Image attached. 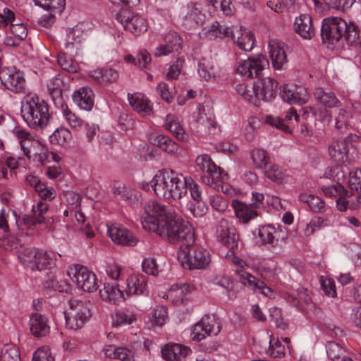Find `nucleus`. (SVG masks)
Masks as SVG:
<instances>
[{
	"label": "nucleus",
	"instance_id": "obj_1",
	"mask_svg": "<svg viewBox=\"0 0 361 361\" xmlns=\"http://www.w3.org/2000/svg\"><path fill=\"white\" fill-rule=\"evenodd\" d=\"M140 222L144 230L153 232L171 243L184 241L190 245L195 241V232L188 221H179L176 212L157 201L147 202Z\"/></svg>",
	"mask_w": 361,
	"mask_h": 361
},
{
	"label": "nucleus",
	"instance_id": "obj_2",
	"mask_svg": "<svg viewBox=\"0 0 361 361\" xmlns=\"http://www.w3.org/2000/svg\"><path fill=\"white\" fill-rule=\"evenodd\" d=\"M185 176L173 170L158 171L150 181L154 194L165 200H179L186 195Z\"/></svg>",
	"mask_w": 361,
	"mask_h": 361
},
{
	"label": "nucleus",
	"instance_id": "obj_3",
	"mask_svg": "<svg viewBox=\"0 0 361 361\" xmlns=\"http://www.w3.org/2000/svg\"><path fill=\"white\" fill-rule=\"evenodd\" d=\"M322 35L324 39L334 44L341 38H344L348 45L359 47L361 49V40L357 26L351 22L338 17L324 18L322 25Z\"/></svg>",
	"mask_w": 361,
	"mask_h": 361
},
{
	"label": "nucleus",
	"instance_id": "obj_4",
	"mask_svg": "<svg viewBox=\"0 0 361 361\" xmlns=\"http://www.w3.org/2000/svg\"><path fill=\"white\" fill-rule=\"evenodd\" d=\"M20 113L25 123L36 130L44 129L51 121L48 104L34 93L23 97Z\"/></svg>",
	"mask_w": 361,
	"mask_h": 361
},
{
	"label": "nucleus",
	"instance_id": "obj_5",
	"mask_svg": "<svg viewBox=\"0 0 361 361\" xmlns=\"http://www.w3.org/2000/svg\"><path fill=\"white\" fill-rule=\"evenodd\" d=\"M20 149L26 157L35 162L45 164L49 162V152L47 147L35 139L27 130L16 128L13 131Z\"/></svg>",
	"mask_w": 361,
	"mask_h": 361
},
{
	"label": "nucleus",
	"instance_id": "obj_6",
	"mask_svg": "<svg viewBox=\"0 0 361 361\" xmlns=\"http://www.w3.org/2000/svg\"><path fill=\"white\" fill-rule=\"evenodd\" d=\"M178 259L181 266L188 269H202L211 262L209 251L199 245H182Z\"/></svg>",
	"mask_w": 361,
	"mask_h": 361
},
{
	"label": "nucleus",
	"instance_id": "obj_7",
	"mask_svg": "<svg viewBox=\"0 0 361 361\" xmlns=\"http://www.w3.org/2000/svg\"><path fill=\"white\" fill-rule=\"evenodd\" d=\"M18 258L25 267L41 271L54 267L56 255L52 252L32 247L24 249L19 253Z\"/></svg>",
	"mask_w": 361,
	"mask_h": 361
},
{
	"label": "nucleus",
	"instance_id": "obj_8",
	"mask_svg": "<svg viewBox=\"0 0 361 361\" xmlns=\"http://www.w3.org/2000/svg\"><path fill=\"white\" fill-rule=\"evenodd\" d=\"M90 305L89 301L71 300L70 308L65 312L66 327L72 330L82 328L92 316Z\"/></svg>",
	"mask_w": 361,
	"mask_h": 361
},
{
	"label": "nucleus",
	"instance_id": "obj_9",
	"mask_svg": "<svg viewBox=\"0 0 361 361\" xmlns=\"http://www.w3.org/2000/svg\"><path fill=\"white\" fill-rule=\"evenodd\" d=\"M67 275L78 288L85 292L94 293L99 288L96 275L86 267L71 264L67 269Z\"/></svg>",
	"mask_w": 361,
	"mask_h": 361
},
{
	"label": "nucleus",
	"instance_id": "obj_10",
	"mask_svg": "<svg viewBox=\"0 0 361 361\" xmlns=\"http://www.w3.org/2000/svg\"><path fill=\"white\" fill-rule=\"evenodd\" d=\"M269 66V61L263 54L240 59L237 62L235 71L245 78L259 77L262 71Z\"/></svg>",
	"mask_w": 361,
	"mask_h": 361
},
{
	"label": "nucleus",
	"instance_id": "obj_11",
	"mask_svg": "<svg viewBox=\"0 0 361 361\" xmlns=\"http://www.w3.org/2000/svg\"><path fill=\"white\" fill-rule=\"evenodd\" d=\"M116 20L122 24L126 30L139 36L147 30L146 19L140 14L129 9H121L116 14Z\"/></svg>",
	"mask_w": 361,
	"mask_h": 361
},
{
	"label": "nucleus",
	"instance_id": "obj_12",
	"mask_svg": "<svg viewBox=\"0 0 361 361\" xmlns=\"http://www.w3.org/2000/svg\"><path fill=\"white\" fill-rule=\"evenodd\" d=\"M197 167L207 175L202 176V180L207 185H213L215 180L226 179L227 173L217 166L208 154L199 155L195 160Z\"/></svg>",
	"mask_w": 361,
	"mask_h": 361
},
{
	"label": "nucleus",
	"instance_id": "obj_13",
	"mask_svg": "<svg viewBox=\"0 0 361 361\" xmlns=\"http://www.w3.org/2000/svg\"><path fill=\"white\" fill-rule=\"evenodd\" d=\"M87 30L84 23H78L70 30L66 39L65 48L71 55H82V44L87 37Z\"/></svg>",
	"mask_w": 361,
	"mask_h": 361
},
{
	"label": "nucleus",
	"instance_id": "obj_14",
	"mask_svg": "<svg viewBox=\"0 0 361 361\" xmlns=\"http://www.w3.org/2000/svg\"><path fill=\"white\" fill-rule=\"evenodd\" d=\"M107 235L118 245L133 247L138 243L137 238L128 229L119 224L107 226Z\"/></svg>",
	"mask_w": 361,
	"mask_h": 361
},
{
	"label": "nucleus",
	"instance_id": "obj_15",
	"mask_svg": "<svg viewBox=\"0 0 361 361\" xmlns=\"http://www.w3.org/2000/svg\"><path fill=\"white\" fill-rule=\"evenodd\" d=\"M353 143L349 137L333 140L329 145L328 154L334 161L344 164L348 161Z\"/></svg>",
	"mask_w": 361,
	"mask_h": 361
},
{
	"label": "nucleus",
	"instance_id": "obj_16",
	"mask_svg": "<svg viewBox=\"0 0 361 361\" xmlns=\"http://www.w3.org/2000/svg\"><path fill=\"white\" fill-rule=\"evenodd\" d=\"M278 84L270 77L258 79L253 84L252 92L258 100V106L261 101L267 102L276 96Z\"/></svg>",
	"mask_w": 361,
	"mask_h": 361
},
{
	"label": "nucleus",
	"instance_id": "obj_17",
	"mask_svg": "<svg viewBox=\"0 0 361 361\" xmlns=\"http://www.w3.org/2000/svg\"><path fill=\"white\" fill-rule=\"evenodd\" d=\"M269 54L273 67L276 70L286 68L288 63L287 45L277 39H271L268 44Z\"/></svg>",
	"mask_w": 361,
	"mask_h": 361
},
{
	"label": "nucleus",
	"instance_id": "obj_18",
	"mask_svg": "<svg viewBox=\"0 0 361 361\" xmlns=\"http://www.w3.org/2000/svg\"><path fill=\"white\" fill-rule=\"evenodd\" d=\"M324 176L328 178L337 181L336 184L322 186V190L326 196L334 197L338 199L339 196L348 195V191L338 183L341 179L344 178V173L341 170L337 167L327 168Z\"/></svg>",
	"mask_w": 361,
	"mask_h": 361
},
{
	"label": "nucleus",
	"instance_id": "obj_19",
	"mask_svg": "<svg viewBox=\"0 0 361 361\" xmlns=\"http://www.w3.org/2000/svg\"><path fill=\"white\" fill-rule=\"evenodd\" d=\"M235 273L238 275L240 281L244 286L247 287L257 293H261L266 297H274V290L266 286L264 282L256 279L251 274L243 269H236Z\"/></svg>",
	"mask_w": 361,
	"mask_h": 361
},
{
	"label": "nucleus",
	"instance_id": "obj_20",
	"mask_svg": "<svg viewBox=\"0 0 361 361\" xmlns=\"http://www.w3.org/2000/svg\"><path fill=\"white\" fill-rule=\"evenodd\" d=\"M47 209V204L42 201H39L36 204L32 206V216L24 215L22 219H20L16 211L13 210L12 214L15 218L16 226L20 228L23 224L30 227L37 224L42 223L44 219V214Z\"/></svg>",
	"mask_w": 361,
	"mask_h": 361
},
{
	"label": "nucleus",
	"instance_id": "obj_21",
	"mask_svg": "<svg viewBox=\"0 0 361 361\" xmlns=\"http://www.w3.org/2000/svg\"><path fill=\"white\" fill-rule=\"evenodd\" d=\"M0 80L5 88L13 92H21L25 84L21 72L8 68H4L0 71Z\"/></svg>",
	"mask_w": 361,
	"mask_h": 361
},
{
	"label": "nucleus",
	"instance_id": "obj_22",
	"mask_svg": "<svg viewBox=\"0 0 361 361\" xmlns=\"http://www.w3.org/2000/svg\"><path fill=\"white\" fill-rule=\"evenodd\" d=\"M194 287L188 283H176L172 285L169 290L164 293L162 298L170 300L173 304L179 305L188 300Z\"/></svg>",
	"mask_w": 361,
	"mask_h": 361
},
{
	"label": "nucleus",
	"instance_id": "obj_23",
	"mask_svg": "<svg viewBox=\"0 0 361 361\" xmlns=\"http://www.w3.org/2000/svg\"><path fill=\"white\" fill-rule=\"evenodd\" d=\"M281 97L289 104L302 105L305 104L310 97L307 89L304 87L284 85L281 89Z\"/></svg>",
	"mask_w": 361,
	"mask_h": 361
},
{
	"label": "nucleus",
	"instance_id": "obj_24",
	"mask_svg": "<svg viewBox=\"0 0 361 361\" xmlns=\"http://www.w3.org/2000/svg\"><path fill=\"white\" fill-rule=\"evenodd\" d=\"M99 297L105 302L118 305L127 300L125 291L116 283H104L99 290Z\"/></svg>",
	"mask_w": 361,
	"mask_h": 361
},
{
	"label": "nucleus",
	"instance_id": "obj_25",
	"mask_svg": "<svg viewBox=\"0 0 361 361\" xmlns=\"http://www.w3.org/2000/svg\"><path fill=\"white\" fill-rule=\"evenodd\" d=\"M299 118L300 116L297 114L296 111L290 108L287 111L284 120H281L276 116L267 115L265 116L264 121L267 124L274 126L277 129L285 132H290L291 128L298 123Z\"/></svg>",
	"mask_w": 361,
	"mask_h": 361
},
{
	"label": "nucleus",
	"instance_id": "obj_26",
	"mask_svg": "<svg viewBox=\"0 0 361 361\" xmlns=\"http://www.w3.org/2000/svg\"><path fill=\"white\" fill-rule=\"evenodd\" d=\"M230 33L233 42L239 49L249 51H251L255 43V37L252 32L245 27H232Z\"/></svg>",
	"mask_w": 361,
	"mask_h": 361
},
{
	"label": "nucleus",
	"instance_id": "obj_27",
	"mask_svg": "<svg viewBox=\"0 0 361 361\" xmlns=\"http://www.w3.org/2000/svg\"><path fill=\"white\" fill-rule=\"evenodd\" d=\"M147 293V279L142 274L135 273L126 279L125 293L128 298L132 295H143Z\"/></svg>",
	"mask_w": 361,
	"mask_h": 361
},
{
	"label": "nucleus",
	"instance_id": "obj_28",
	"mask_svg": "<svg viewBox=\"0 0 361 361\" xmlns=\"http://www.w3.org/2000/svg\"><path fill=\"white\" fill-rule=\"evenodd\" d=\"M87 75L94 82L101 85H109L115 82L119 78L118 72L110 67L93 69L87 72Z\"/></svg>",
	"mask_w": 361,
	"mask_h": 361
},
{
	"label": "nucleus",
	"instance_id": "obj_29",
	"mask_svg": "<svg viewBox=\"0 0 361 361\" xmlns=\"http://www.w3.org/2000/svg\"><path fill=\"white\" fill-rule=\"evenodd\" d=\"M128 100L130 106L142 116H149L153 113L152 103L142 93H128Z\"/></svg>",
	"mask_w": 361,
	"mask_h": 361
},
{
	"label": "nucleus",
	"instance_id": "obj_30",
	"mask_svg": "<svg viewBox=\"0 0 361 361\" xmlns=\"http://www.w3.org/2000/svg\"><path fill=\"white\" fill-rule=\"evenodd\" d=\"M197 74L201 80L209 81L219 76L216 62L211 56H204L198 62Z\"/></svg>",
	"mask_w": 361,
	"mask_h": 361
},
{
	"label": "nucleus",
	"instance_id": "obj_31",
	"mask_svg": "<svg viewBox=\"0 0 361 361\" xmlns=\"http://www.w3.org/2000/svg\"><path fill=\"white\" fill-rule=\"evenodd\" d=\"M194 114L197 133L202 136L214 133L213 129L216 128L215 123L211 117L207 116L203 107L199 105Z\"/></svg>",
	"mask_w": 361,
	"mask_h": 361
},
{
	"label": "nucleus",
	"instance_id": "obj_32",
	"mask_svg": "<svg viewBox=\"0 0 361 361\" xmlns=\"http://www.w3.org/2000/svg\"><path fill=\"white\" fill-rule=\"evenodd\" d=\"M164 128L178 140L187 141L189 138L188 134L185 132L178 118L175 114H168L165 116Z\"/></svg>",
	"mask_w": 361,
	"mask_h": 361
},
{
	"label": "nucleus",
	"instance_id": "obj_33",
	"mask_svg": "<svg viewBox=\"0 0 361 361\" xmlns=\"http://www.w3.org/2000/svg\"><path fill=\"white\" fill-rule=\"evenodd\" d=\"M191 353L189 347L178 343H169L161 349V355L166 361H180Z\"/></svg>",
	"mask_w": 361,
	"mask_h": 361
},
{
	"label": "nucleus",
	"instance_id": "obj_34",
	"mask_svg": "<svg viewBox=\"0 0 361 361\" xmlns=\"http://www.w3.org/2000/svg\"><path fill=\"white\" fill-rule=\"evenodd\" d=\"M31 334L35 337H44L49 334L50 326L46 316L39 313H33L30 318Z\"/></svg>",
	"mask_w": 361,
	"mask_h": 361
},
{
	"label": "nucleus",
	"instance_id": "obj_35",
	"mask_svg": "<svg viewBox=\"0 0 361 361\" xmlns=\"http://www.w3.org/2000/svg\"><path fill=\"white\" fill-rule=\"evenodd\" d=\"M294 28L295 32L305 39H310L314 35V28L310 15L302 14L295 18Z\"/></svg>",
	"mask_w": 361,
	"mask_h": 361
},
{
	"label": "nucleus",
	"instance_id": "obj_36",
	"mask_svg": "<svg viewBox=\"0 0 361 361\" xmlns=\"http://www.w3.org/2000/svg\"><path fill=\"white\" fill-rule=\"evenodd\" d=\"M94 93L91 88L82 87L73 94V102L80 109L90 111L94 106Z\"/></svg>",
	"mask_w": 361,
	"mask_h": 361
},
{
	"label": "nucleus",
	"instance_id": "obj_37",
	"mask_svg": "<svg viewBox=\"0 0 361 361\" xmlns=\"http://www.w3.org/2000/svg\"><path fill=\"white\" fill-rule=\"evenodd\" d=\"M149 141L153 145L157 146L161 150L173 155L177 154L178 145L169 137L163 134H151Z\"/></svg>",
	"mask_w": 361,
	"mask_h": 361
},
{
	"label": "nucleus",
	"instance_id": "obj_38",
	"mask_svg": "<svg viewBox=\"0 0 361 361\" xmlns=\"http://www.w3.org/2000/svg\"><path fill=\"white\" fill-rule=\"evenodd\" d=\"M27 29L23 23H11L9 27V33L4 40L7 46L16 47L26 38Z\"/></svg>",
	"mask_w": 361,
	"mask_h": 361
},
{
	"label": "nucleus",
	"instance_id": "obj_39",
	"mask_svg": "<svg viewBox=\"0 0 361 361\" xmlns=\"http://www.w3.org/2000/svg\"><path fill=\"white\" fill-rule=\"evenodd\" d=\"M264 173L269 180L279 185L288 183L290 180V176L286 171L276 164H269L264 169Z\"/></svg>",
	"mask_w": 361,
	"mask_h": 361
},
{
	"label": "nucleus",
	"instance_id": "obj_40",
	"mask_svg": "<svg viewBox=\"0 0 361 361\" xmlns=\"http://www.w3.org/2000/svg\"><path fill=\"white\" fill-rule=\"evenodd\" d=\"M232 32L231 27H222L219 22L215 21L211 25L204 27L200 32V35L202 38L214 39L216 38H221L223 37L230 36Z\"/></svg>",
	"mask_w": 361,
	"mask_h": 361
},
{
	"label": "nucleus",
	"instance_id": "obj_41",
	"mask_svg": "<svg viewBox=\"0 0 361 361\" xmlns=\"http://www.w3.org/2000/svg\"><path fill=\"white\" fill-rule=\"evenodd\" d=\"M216 233L219 240L230 250L238 246V235L233 227H224L220 225Z\"/></svg>",
	"mask_w": 361,
	"mask_h": 361
},
{
	"label": "nucleus",
	"instance_id": "obj_42",
	"mask_svg": "<svg viewBox=\"0 0 361 361\" xmlns=\"http://www.w3.org/2000/svg\"><path fill=\"white\" fill-rule=\"evenodd\" d=\"M231 206L237 218L243 223L248 222L257 215V212L251 204L247 205L240 201L233 200Z\"/></svg>",
	"mask_w": 361,
	"mask_h": 361
},
{
	"label": "nucleus",
	"instance_id": "obj_43",
	"mask_svg": "<svg viewBox=\"0 0 361 361\" xmlns=\"http://www.w3.org/2000/svg\"><path fill=\"white\" fill-rule=\"evenodd\" d=\"M267 336L269 337L267 354L274 358L283 357L286 353V348H289L290 339L284 338L280 340L278 338L270 336L268 332H267Z\"/></svg>",
	"mask_w": 361,
	"mask_h": 361
},
{
	"label": "nucleus",
	"instance_id": "obj_44",
	"mask_svg": "<svg viewBox=\"0 0 361 361\" xmlns=\"http://www.w3.org/2000/svg\"><path fill=\"white\" fill-rule=\"evenodd\" d=\"M111 318L112 326L121 327L135 323L137 320V315L133 310L124 309L116 311L112 314Z\"/></svg>",
	"mask_w": 361,
	"mask_h": 361
},
{
	"label": "nucleus",
	"instance_id": "obj_45",
	"mask_svg": "<svg viewBox=\"0 0 361 361\" xmlns=\"http://www.w3.org/2000/svg\"><path fill=\"white\" fill-rule=\"evenodd\" d=\"M314 97L318 104L328 109L336 107L340 103L338 99L333 92L325 91L322 87L315 89Z\"/></svg>",
	"mask_w": 361,
	"mask_h": 361
},
{
	"label": "nucleus",
	"instance_id": "obj_46",
	"mask_svg": "<svg viewBox=\"0 0 361 361\" xmlns=\"http://www.w3.org/2000/svg\"><path fill=\"white\" fill-rule=\"evenodd\" d=\"M276 230L271 225L259 226L257 230V243L259 245H270L271 247H276L278 240L276 239Z\"/></svg>",
	"mask_w": 361,
	"mask_h": 361
},
{
	"label": "nucleus",
	"instance_id": "obj_47",
	"mask_svg": "<svg viewBox=\"0 0 361 361\" xmlns=\"http://www.w3.org/2000/svg\"><path fill=\"white\" fill-rule=\"evenodd\" d=\"M103 351L106 357L118 359L119 361H133V353L125 348L116 347L114 345H106Z\"/></svg>",
	"mask_w": 361,
	"mask_h": 361
},
{
	"label": "nucleus",
	"instance_id": "obj_48",
	"mask_svg": "<svg viewBox=\"0 0 361 361\" xmlns=\"http://www.w3.org/2000/svg\"><path fill=\"white\" fill-rule=\"evenodd\" d=\"M298 197L299 200L307 204L310 209L313 212L322 213L326 210L325 202L319 196L307 192H301Z\"/></svg>",
	"mask_w": 361,
	"mask_h": 361
},
{
	"label": "nucleus",
	"instance_id": "obj_49",
	"mask_svg": "<svg viewBox=\"0 0 361 361\" xmlns=\"http://www.w3.org/2000/svg\"><path fill=\"white\" fill-rule=\"evenodd\" d=\"M212 283L223 288L228 299L235 298L236 293L233 290V281L231 276L225 273L218 274L213 277Z\"/></svg>",
	"mask_w": 361,
	"mask_h": 361
},
{
	"label": "nucleus",
	"instance_id": "obj_50",
	"mask_svg": "<svg viewBox=\"0 0 361 361\" xmlns=\"http://www.w3.org/2000/svg\"><path fill=\"white\" fill-rule=\"evenodd\" d=\"M72 139L71 131L66 127L56 128L49 137V142L51 144L61 147L68 146Z\"/></svg>",
	"mask_w": 361,
	"mask_h": 361
},
{
	"label": "nucleus",
	"instance_id": "obj_51",
	"mask_svg": "<svg viewBox=\"0 0 361 361\" xmlns=\"http://www.w3.org/2000/svg\"><path fill=\"white\" fill-rule=\"evenodd\" d=\"M113 192L120 200L126 201L129 204H134L138 201L139 192L131 187L119 185L114 188Z\"/></svg>",
	"mask_w": 361,
	"mask_h": 361
},
{
	"label": "nucleus",
	"instance_id": "obj_52",
	"mask_svg": "<svg viewBox=\"0 0 361 361\" xmlns=\"http://www.w3.org/2000/svg\"><path fill=\"white\" fill-rule=\"evenodd\" d=\"M61 112L65 123L72 129L79 130L83 126V120L66 105L61 106Z\"/></svg>",
	"mask_w": 361,
	"mask_h": 361
},
{
	"label": "nucleus",
	"instance_id": "obj_53",
	"mask_svg": "<svg viewBox=\"0 0 361 361\" xmlns=\"http://www.w3.org/2000/svg\"><path fill=\"white\" fill-rule=\"evenodd\" d=\"M250 159L255 168L265 169L269 163V156L266 150L261 148H255L250 152Z\"/></svg>",
	"mask_w": 361,
	"mask_h": 361
},
{
	"label": "nucleus",
	"instance_id": "obj_54",
	"mask_svg": "<svg viewBox=\"0 0 361 361\" xmlns=\"http://www.w3.org/2000/svg\"><path fill=\"white\" fill-rule=\"evenodd\" d=\"M348 185L351 190L357 192L355 198L361 204V169L353 170L349 173Z\"/></svg>",
	"mask_w": 361,
	"mask_h": 361
},
{
	"label": "nucleus",
	"instance_id": "obj_55",
	"mask_svg": "<svg viewBox=\"0 0 361 361\" xmlns=\"http://www.w3.org/2000/svg\"><path fill=\"white\" fill-rule=\"evenodd\" d=\"M187 10L188 11L185 16V22L186 24L189 25H197L203 22L205 16L196 5L192 4L188 6Z\"/></svg>",
	"mask_w": 361,
	"mask_h": 361
},
{
	"label": "nucleus",
	"instance_id": "obj_56",
	"mask_svg": "<svg viewBox=\"0 0 361 361\" xmlns=\"http://www.w3.org/2000/svg\"><path fill=\"white\" fill-rule=\"evenodd\" d=\"M35 4L44 10H51L55 13H61L66 6V0H33Z\"/></svg>",
	"mask_w": 361,
	"mask_h": 361
},
{
	"label": "nucleus",
	"instance_id": "obj_57",
	"mask_svg": "<svg viewBox=\"0 0 361 361\" xmlns=\"http://www.w3.org/2000/svg\"><path fill=\"white\" fill-rule=\"evenodd\" d=\"M66 88V84L59 75L54 77L47 82L48 92L54 99L60 97Z\"/></svg>",
	"mask_w": 361,
	"mask_h": 361
},
{
	"label": "nucleus",
	"instance_id": "obj_58",
	"mask_svg": "<svg viewBox=\"0 0 361 361\" xmlns=\"http://www.w3.org/2000/svg\"><path fill=\"white\" fill-rule=\"evenodd\" d=\"M0 361H21L19 348L13 344H6L0 351Z\"/></svg>",
	"mask_w": 361,
	"mask_h": 361
},
{
	"label": "nucleus",
	"instance_id": "obj_59",
	"mask_svg": "<svg viewBox=\"0 0 361 361\" xmlns=\"http://www.w3.org/2000/svg\"><path fill=\"white\" fill-rule=\"evenodd\" d=\"M208 336H216L221 330L218 319L214 315H205L200 320Z\"/></svg>",
	"mask_w": 361,
	"mask_h": 361
},
{
	"label": "nucleus",
	"instance_id": "obj_60",
	"mask_svg": "<svg viewBox=\"0 0 361 361\" xmlns=\"http://www.w3.org/2000/svg\"><path fill=\"white\" fill-rule=\"evenodd\" d=\"M57 61L59 66L68 73H75L79 70L78 63L65 53H60L58 55Z\"/></svg>",
	"mask_w": 361,
	"mask_h": 361
},
{
	"label": "nucleus",
	"instance_id": "obj_61",
	"mask_svg": "<svg viewBox=\"0 0 361 361\" xmlns=\"http://www.w3.org/2000/svg\"><path fill=\"white\" fill-rule=\"evenodd\" d=\"M326 354L333 361H340L345 350L335 341H329L326 345Z\"/></svg>",
	"mask_w": 361,
	"mask_h": 361
},
{
	"label": "nucleus",
	"instance_id": "obj_62",
	"mask_svg": "<svg viewBox=\"0 0 361 361\" xmlns=\"http://www.w3.org/2000/svg\"><path fill=\"white\" fill-rule=\"evenodd\" d=\"M151 322L157 326L164 325L168 320V311L165 306H157L150 315Z\"/></svg>",
	"mask_w": 361,
	"mask_h": 361
},
{
	"label": "nucleus",
	"instance_id": "obj_63",
	"mask_svg": "<svg viewBox=\"0 0 361 361\" xmlns=\"http://www.w3.org/2000/svg\"><path fill=\"white\" fill-rule=\"evenodd\" d=\"M142 271L147 274L157 276L159 274L161 269L157 264L156 258L153 257H145L142 262Z\"/></svg>",
	"mask_w": 361,
	"mask_h": 361
},
{
	"label": "nucleus",
	"instance_id": "obj_64",
	"mask_svg": "<svg viewBox=\"0 0 361 361\" xmlns=\"http://www.w3.org/2000/svg\"><path fill=\"white\" fill-rule=\"evenodd\" d=\"M236 92L240 95L244 99L258 106V100L255 96V93L252 92V89L250 90L245 83L237 84L235 87Z\"/></svg>",
	"mask_w": 361,
	"mask_h": 361
}]
</instances>
